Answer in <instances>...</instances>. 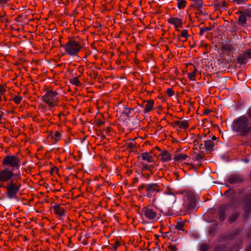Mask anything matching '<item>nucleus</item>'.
<instances>
[{"instance_id":"b1692460","label":"nucleus","mask_w":251,"mask_h":251,"mask_svg":"<svg viewBox=\"0 0 251 251\" xmlns=\"http://www.w3.org/2000/svg\"><path fill=\"white\" fill-rule=\"evenodd\" d=\"M193 67V70L191 72L187 73V76L189 79L192 81L196 80V72H198V70L194 66Z\"/></svg>"},{"instance_id":"9b49d317","label":"nucleus","mask_w":251,"mask_h":251,"mask_svg":"<svg viewBox=\"0 0 251 251\" xmlns=\"http://www.w3.org/2000/svg\"><path fill=\"white\" fill-rule=\"evenodd\" d=\"M154 104V100L150 99L148 100H144L140 106L144 107L143 113H148L153 109Z\"/></svg>"},{"instance_id":"680f3d73","label":"nucleus","mask_w":251,"mask_h":251,"mask_svg":"<svg viewBox=\"0 0 251 251\" xmlns=\"http://www.w3.org/2000/svg\"><path fill=\"white\" fill-rule=\"evenodd\" d=\"M216 139H217L215 135H213V136H212V141H213V140H216Z\"/></svg>"},{"instance_id":"69168bd1","label":"nucleus","mask_w":251,"mask_h":251,"mask_svg":"<svg viewBox=\"0 0 251 251\" xmlns=\"http://www.w3.org/2000/svg\"><path fill=\"white\" fill-rule=\"evenodd\" d=\"M166 251H169L168 250V249H167V250H166Z\"/></svg>"},{"instance_id":"4c0bfd02","label":"nucleus","mask_w":251,"mask_h":251,"mask_svg":"<svg viewBox=\"0 0 251 251\" xmlns=\"http://www.w3.org/2000/svg\"><path fill=\"white\" fill-rule=\"evenodd\" d=\"M153 165H148L146 164H144L142 166V170H149L151 171L153 169Z\"/></svg>"},{"instance_id":"37998d69","label":"nucleus","mask_w":251,"mask_h":251,"mask_svg":"<svg viewBox=\"0 0 251 251\" xmlns=\"http://www.w3.org/2000/svg\"><path fill=\"white\" fill-rule=\"evenodd\" d=\"M169 251H176L177 248L176 246L169 245L167 248Z\"/></svg>"},{"instance_id":"de8ad7c7","label":"nucleus","mask_w":251,"mask_h":251,"mask_svg":"<svg viewBox=\"0 0 251 251\" xmlns=\"http://www.w3.org/2000/svg\"><path fill=\"white\" fill-rule=\"evenodd\" d=\"M2 110V108H0V124L1 123L2 118L4 116V112Z\"/></svg>"},{"instance_id":"864d4df0","label":"nucleus","mask_w":251,"mask_h":251,"mask_svg":"<svg viewBox=\"0 0 251 251\" xmlns=\"http://www.w3.org/2000/svg\"><path fill=\"white\" fill-rule=\"evenodd\" d=\"M215 230V228L214 227H211L209 229V233L210 234H213V233L214 232Z\"/></svg>"},{"instance_id":"c9c22d12","label":"nucleus","mask_w":251,"mask_h":251,"mask_svg":"<svg viewBox=\"0 0 251 251\" xmlns=\"http://www.w3.org/2000/svg\"><path fill=\"white\" fill-rule=\"evenodd\" d=\"M135 142L133 140L127 143V148L129 149H132L135 148Z\"/></svg>"},{"instance_id":"20e7f679","label":"nucleus","mask_w":251,"mask_h":251,"mask_svg":"<svg viewBox=\"0 0 251 251\" xmlns=\"http://www.w3.org/2000/svg\"><path fill=\"white\" fill-rule=\"evenodd\" d=\"M141 216L143 220L151 223L157 221L159 219L160 214L155 206L150 204L143 208Z\"/></svg>"},{"instance_id":"5701e85b","label":"nucleus","mask_w":251,"mask_h":251,"mask_svg":"<svg viewBox=\"0 0 251 251\" xmlns=\"http://www.w3.org/2000/svg\"><path fill=\"white\" fill-rule=\"evenodd\" d=\"M214 144L213 141L208 140L204 141V147L206 151L211 152L213 150Z\"/></svg>"},{"instance_id":"a19ab883","label":"nucleus","mask_w":251,"mask_h":251,"mask_svg":"<svg viewBox=\"0 0 251 251\" xmlns=\"http://www.w3.org/2000/svg\"><path fill=\"white\" fill-rule=\"evenodd\" d=\"M243 12V14H245L246 16H248L250 18H251V9H245Z\"/></svg>"},{"instance_id":"cd10ccee","label":"nucleus","mask_w":251,"mask_h":251,"mask_svg":"<svg viewBox=\"0 0 251 251\" xmlns=\"http://www.w3.org/2000/svg\"><path fill=\"white\" fill-rule=\"evenodd\" d=\"M189 35L188 33V30L187 29H183L180 33V34L178 36V39L179 40H181L180 39V37L184 38L185 41L186 40L187 37H188ZM184 41V40L183 41Z\"/></svg>"},{"instance_id":"4d7b16f0","label":"nucleus","mask_w":251,"mask_h":251,"mask_svg":"<svg viewBox=\"0 0 251 251\" xmlns=\"http://www.w3.org/2000/svg\"><path fill=\"white\" fill-rule=\"evenodd\" d=\"M64 116V114H63L62 112H61L60 113H59V114H58V118H59L60 119H61V116Z\"/></svg>"},{"instance_id":"13d9d810","label":"nucleus","mask_w":251,"mask_h":251,"mask_svg":"<svg viewBox=\"0 0 251 251\" xmlns=\"http://www.w3.org/2000/svg\"><path fill=\"white\" fill-rule=\"evenodd\" d=\"M119 245H120V244H119V242H117V243H116V245H115V246L114 247L115 251H116V250H117V247H118V246H119Z\"/></svg>"},{"instance_id":"6e6d98bb","label":"nucleus","mask_w":251,"mask_h":251,"mask_svg":"<svg viewBox=\"0 0 251 251\" xmlns=\"http://www.w3.org/2000/svg\"><path fill=\"white\" fill-rule=\"evenodd\" d=\"M229 193H230V190H228L226 191L225 192L224 195H226V196H228Z\"/></svg>"},{"instance_id":"ddd939ff","label":"nucleus","mask_w":251,"mask_h":251,"mask_svg":"<svg viewBox=\"0 0 251 251\" xmlns=\"http://www.w3.org/2000/svg\"><path fill=\"white\" fill-rule=\"evenodd\" d=\"M52 207L54 210V213L56 215L60 217L65 215L66 209L64 205L55 203Z\"/></svg>"},{"instance_id":"49530a36","label":"nucleus","mask_w":251,"mask_h":251,"mask_svg":"<svg viewBox=\"0 0 251 251\" xmlns=\"http://www.w3.org/2000/svg\"><path fill=\"white\" fill-rule=\"evenodd\" d=\"M104 122L101 121V120H98L96 122V125L97 126L100 127L102 125L104 124Z\"/></svg>"},{"instance_id":"e2e57ef3","label":"nucleus","mask_w":251,"mask_h":251,"mask_svg":"<svg viewBox=\"0 0 251 251\" xmlns=\"http://www.w3.org/2000/svg\"><path fill=\"white\" fill-rule=\"evenodd\" d=\"M25 162H23V163H22V165H25Z\"/></svg>"},{"instance_id":"2eb2a0df","label":"nucleus","mask_w":251,"mask_h":251,"mask_svg":"<svg viewBox=\"0 0 251 251\" xmlns=\"http://www.w3.org/2000/svg\"><path fill=\"white\" fill-rule=\"evenodd\" d=\"M243 204L246 210L251 209V190L246 194L242 200Z\"/></svg>"},{"instance_id":"c03bdc74","label":"nucleus","mask_w":251,"mask_h":251,"mask_svg":"<svg viewBox=\"0 0 251 251\" xmlns=\"http://www.w3.org/2000/svg\"><path fill=\"white\" fill-rule=\"evenodd\" d=\"M204 158V156L202 155L201 154H198L196 156V160H201Z\"/></svg>"},{"instance_id":"f257e3e1","label":"nucleus","mask_w":251,"mask_h":251,"mask_svg":"<svg viewBox=\"0 0 251 251\" xmlns=\"http://www.w3.org/2000/svg\"><path fill=\"white\" fill-rule=\"evenodd\" d=\"M6 190V195L9 199H15L22 187V177L20 172L14 173L12 170L3 168L0 170V188Z\"/></svg>"},{"instance_id":"c85d7f7f","label":"nucleus","mask_w":251,"mask_h":251,"mask_svg":"<svg viewBox=\"0 0 251 251\" xmlns=\"http://www.w3.org/2000/svg\"><path fill=\"white\" fill-rule=\"evenodd\" d=\"M238 216H239V214L237 212L234 213L229 218V219H228L229 222L230 223L234 222Z\"/></svg>"},{"instance_id":"bb28decb","label":"nucleus","mask_w":251,"mask_h":251,"mask_svg":"<svg viewBox=\"0 0 251 251\" xmlns=\"http://www.w3.org/2000/svg\"><path fill=\"white\" fill-rule=\"evenodd\" d=\"M177 7L179 9H184L186 4V1L185 0H177Z\"/></svg>"},{"instance_id":"603ef678","label":"nucleus","mask_w":251,"mask_h":251,"mask_svg":"<svg viewBox=\"0 0 251 251\" xmlns=\"http://www.w3.org/2000/svg\"><path fill=\"white\" fill-rule=\"evenodd\" d=\"M10 0H0V4L6 3L8 1Z\"/></svg>"},{"instance_id":"393cba45","label":"nucleus","mask_w":251,"mask_h":251,"mask_svg":"<svg viewBox=\"0 0 251 251\" xmlns=\"http://www.w3.org/2000/svg\"><path fill=\"white\" fill-rule=\"evenodd\" d=\"M61 133L58 130H56L53 133L51 136V139L54 140L55 142H57L61 139Z\"/></svg>"},{"instance_id":"09e8293b","label":"nucleus","mask_w":251,"mask_h":251,"mask_svg":"<svg viewBox=\"0 0 251 251\" xmlns=\"http://www.w3.org/2000/svg\"><path fill=\"white\" fill-rule=\"evenodd\" d=\"M139 181L138 178L136 177L134 178L132 181V185H134Z\"/></svg>"},{"instance_id":"72a5a7b5","label":"nucleus","mask_w":251,"mask_h":251,"mask_svg":"<svg viewBox=\"0 0 251 251\" xmlns=\"http://www.w3.org/2000/svg\"><path fill=\"white\" fill-rule=\"evenodd\" d=\"M209 249V246L207 244H202L200 247V250L201 251H208Z\"/></svg>"},{"instance_id":"a878e982","label":"nucleus","mask_w":251,"mask_h":251,"mask_svg":"<svg viewBox=\"0 0 251 251\" xmlns=\"http://www.w3.org/2000/svg\"><path fill=\"white\" fill-rule=\"evenodd\" d=\"M79 77H78V76H76V77H74V78H72L70 79V83L74 85H75V86H79L81 85V83L78 79Z\"/></svg>"},{"instance_id":"423d86ee","label":"nucleus","mask_w":251,"mask_h":251,"mask_svg":"<svg viewBox=\"0 0 251 251\" xmlns=\"http://www.w3.org/2000/svg\"><path fill=\"white\" fill-rule=\"evenodd\" d=\"M2 166L4 168L11 167L14 172V169L19 170L21 165V160L17 154L6 155L2 160Z\"/></svg>"},{"instance_id":"aec40b11","label":"nucleus","mask_w":251,"mask_h":251,"mask_svg":"<svg viewBox=\"0 0 251 251\" xmlns=\"http://www.w3.org/2000/svg\"><path fill=\"white\" fill-rule=\"evenodd\" d=\"M239 14L240 16L237 21V24L239 25H244L246 24L247 20L245 14H243V11H239L237 13Z\"/></svg>"},{"instance_id":"f03ea898","label":"nucleus","mask_w":251,"mask_h":251,"mask_svg":"<svg viewBox=\"0 0 251 251\" xmlns=\"http://www.w3.org/2000/svg\"><path fill=\"white\" fill-rule=\"evenodd\" d=\"M231 128L241 137L248 136L251 133V121L247 116H240L233 121Z\"/></svg>"},{"instance_id":"6ab92c4d","label":"nucleus","mask_w":251,"mask_h":251,"mask_svg":"<svg viewBox=\"0 0 251 251\" xmlns=\"http://www.w3.org/2000/svg\"><path fill=\"white\" fill-rule=\"evenodd\" d=\"M221 49L222 50L226 51L228 54L233 52L236 50L233 45L229 43L223 44Z\"/></svg>"},{"instance_id":"3c124183","label":"nucleus","mask_w":251,"mask_h":251,"mask_svg":"<svg viewBox=\"0 0 251 251\" xmlns=\"http://www.w3.org/2000/svg\"><path fill=\"white\" fill-rule=\"evenodd\" d=\"M247 117L251 120V108L247 111Z\"/></svg>"},{"instance_id":"f704fd0d","label":"nucleus","mask_w":251,"mask_h":251,"mask_svg":"<svg viewBox=\"0 0 251 251\" xmlns=\"http://www.w3.org/2000/svg\"><path fill=\"white\" fill-rule=\"evenodd\" d=\"M133 109L128 107H125L123 110V113L126 116H129Z\"/></svg>"},{"instance_id":"4be33fe9","label":"nucleus","mask_w":251,"mask_h":251,"mask_svg":"<svg viewBox=\"0 0 251 251\" xmlns=\"http://www.w3.org/2000/svg\"><path fill=\"white\" fill-rule=\"evenodd\" d=\"M226 209V206H222L219 209V212L218 215V218L220 221L223 222L226 218L225 212Z\"/></svg>"},{"instance_id":"412c9836","label":"nucleus","mask_w":251,"mask_h":251,"mask_svg":"<svg viewBox=\"0 0 251 251\" xmlns=\"http://www.w3.org/2000/svg\"><path fill=\"white\" fill-rule=\"evenodd\" d=\"M140 157L143 160H146L148 162L151 163L153 161V157L151 155V153L147 152L141 153Z\"/></svg>"},{"instance_id":"e433bc0d","label":"nucleus","mask_w":251,"mask_h":251,"mask_svg":"<svg viewBox=\"0 0 251 251\" xmlns=\"http://www.w3.org/2000/svg\"><path fill=\"white\" fill-rule=\"evenodd\" d=\"M166 93L168 96L169 97L173 96L175 93L174 90L171 88H168L166 90Z\"/></svg>"},{"instance_id":"473e14b6","label":"nucleus","mask_w":251,"mask_h":251,"mask_svg":"<svg viewBox=\"0 0 251 251\" xmlns=\"http://www.w3.org/2000/svg\"><path fill=\"white\" fill-rule=\"evenodd\" d=\"M211 29V27H200V32L199 34L200 36H202L204 32H207Z\"/></svg>"},{"instance_id":"0e129e2a","label":"nucleus","mask_w":251,"mask_h":251,"mask_svg":"<svg viewBox=\"0 0 251 251\" xmlns=\"http://www.w3.org/2000/svg\"><path fill=\"white\" fill-rule=\"evenodd\" d=\"M250 176H251V172H250Z\"/></svg>"},{"instance_id":"bf43d9fd","label":"nucleus","mask_w":251,"mask_h":251,"mask_svg":"<svg viewBox=\"0 0 251 251\" xmlns=\"http://www.w3.org/2000/svg\"><path fill=\"white\" fill-rule=\"evenodd\" d=\"M246 251H251V245L247 248Z\"/></svg>"},{"instance_id":"a18cd8bd","label":"nucleus","mask_w":251,"mask_h":251,"mask_svg":"<svg viewBox=\"0 0 251 251\" xmlns=\"http://www.w3.org/2000/svg\"><path fill=\"white\" fill-rule=\"evenodd\" d=\"M219 6L225 7L226 6L227 3L226 1H222L219 3Z\"/></svg>"},{"instance_id":"7ed1b4c3","label":"nucleus","mask_w":251,"mask_h":251,"mask_svg":"<svg viewBox=\"0 0 251 251\" xmlns=\"http://www.w3.org/2000/svg\"><path fill=\"white\" fill-rule=\"evenodd\" d=\"M60 47L64 49L68 55L75 56L83 48V45L78 37H72L68 38L67 43L60 44Z\"/></svg>"},{"instance_id":"7c9ffc66","label":"nucleus","mask_w":251,"mask_h":251,"mask_svg":"<svg viewBox=\"0 0 251 251\" xmlns=\"http://www.w3.org/2000/svg\"><path fill=\"white\" fill-rule=\"evenodd\" d=\"M202 5L203 3L202 0H196L194 3V6L198 10H200L201 8H202Z\"/></svg>"},{"instance_id":"f3484780","label":"nucleus","mask_w":251,"mask_h":251,"mask_svg":"<svg viewBox=\"0 0 251 251\" xmlns=\"http://www.w3.org/2000/svg\"><path fill=\"white\" fill-rule=\"evenodd\" d=\"M174 127H178L181 129H188L189 128V123L187 120L175 121L172 124Z\"/></svg>"},{"instance_id":"2f4dec72","label":"nucleus","mask_w":251,"mask_h":251,"mask_svg":"<svg viewBox=\"0 0 251 251\" xmlns=\"http://www.w3.org/2000/svg\"><path fill=\"white\" fill-rule=\"evenodd\" d=\"M23 100V98L19 95H16L14 97L12 100L16 104H19Z\"/></svg>"},{"instance_id":"5fc2aeb1","label":"nucleus","mask_w":251,"mask_h":251,"mask_svg":"<svg viewBox=\"0 0 251 251\" xmlns=\"http://www.w3.org/2000/svg\"><path fill=\"white\" fill-rule=\"evenodd\" d=\"M111 131V127H107L105 129V132L106 134H108L109 132Z\"/></svg>"},{"instance_id":"052dcab7","label":"nucleus","mask_w":251,"mask_h":251,"mask_svg":"<svg viewBox=\"0 0 251 251\" xmlns=\"http://www.w3.org/2000/svg\"><path fill=\"white\" fill-rule=\"evenodd\" d=\"M132 173V170H129L128 171H127V174L129 175H130Z\"/></svg>"},{"instance_id":"79ce46f5","label":"nucleus","mask_w":251,"mask_h":251,"mask_svg":"<svg viewBox=\"0 0 251 251\" xmlns=\"http://www.w3.org/2000/svg\"><path fill=\"white\" fill-rule=\"evenodd\" d=\"M232 1L237 4H244L248 1V0H232Z\"/></svg>"},{"instance_id":"c756f323","label":"nucleus","mask_w":251,"mask_h":251,"mask_svg":"<svg viewBox=\"0 0 251 251\" xmlns=\"http://www.w3.org/2000/svg\"><path fill=\"white\" fill-rule=\"evenodd\" d=\"M184 222L183 221L178 222L176 225V228L179 230L184 231Z\"/></svg>"},{"instance_id":"6e6552de","label":"nucleus","mask_w":251,"mask_h":251,"mask_svg":"<svg viewBox=\"0 0 251 251\" xmlns=\"http://www.w3.org/2000/svg\"><path fill=\"white\" fill-rule=\"evenodd\" d=\"M251 58V49L246 50L242 54L239 55L236 59V62L240 65H246L248 59Z\"/></svg>"},{"instance_id":"a211bd4d","label":"nucleus","mask_w":251,"mask_h":251,"mask_svg":"<svg viewBox=\"0 0 251 251\" xmlns=\"http://www.w3.org/2000/svg\"><path fill=\"white\" fill-rule=\"evenodd\" d=\"M188 158H189V156L183 153H176L174 157V161L178 163L186 161Z\"/></svg>"},{"instance_id":"58836bf2","label":"nucleus","mask_w":251,"mask_h":251,"mask_svg":"<svg viewBox=\"0 0 251 251\" xmlns=\"http://www.w3.org/2000/svg\"><path fill=\"white\" fill-rule=\"evenodd\" d=\"M226 247L224 245H221L217 246L215 249L214 251H225Z\"/></svg>"},{"instance_id":"4468645a","label":"nucleus","mask_w":251,"mask_h":251,"mask_svg":"<svg viewBox=\"0 0 251 251\" xmlns=\"http://www.w3.org/2000/svg\"><path fill=\"white\" fill-rule=\"evenodd\" d=\"M167 22L170 24L174 25L176 30L178 31H180L178 28L182 27V21L177 17H171L167 20Z\"/></svg>"},{"instance_id":"ea45409f","label":"nucleus","mask_w":251,"mask_h":251,"mask_svg":"<svg viewBox=\"0 0 251 251\" xmlns=\"http://www.w3.org/2000/svg\"><path fill=\"white\" fill-rule=\"evenodd\" d=\"M77 71L79 73V75H76L78 77H80L84 71V67L82 66H79L77 69Z\"/></svg>"},{"instance_id":"f8f14e48","label":"nucleus","mask_w":251,"mask_h":251,"mask_svg":"<svg viewBox=\"0 0 251 251\" xmlns=\"http://www.w3.org/2000/svg\"><path fill=\"white\" fill-rule=\"evenodd\" d=\"M244 180L243 177L238 174H233L228 176V182L231 184H239L243 182Z\"/></svg>"},{"instance_id":"dca6fc26","label":"nucleus","mask_w":251,"mask_h":251,"mask_svg":"<svg viewBox=\"0 0 251 251\" xmlns=\"http://www.w3.org/2000/svg\"><path fill=\"white\" fill-rule=\"evenodd\" d=\"M158 150L161 151L160 153V160L162 162H167L172 160V156L170 152L167 150H161L158 149Z\"/></svg>"},{"instance_id":"1a4fd4ad","label":"nucleus","mask_w":251,"mask_h":251,"mask_svg":"<svg viewBox=\"0 0 251 251\" xmlns=\"http://www.w3.org/2000/svg\"><path fill=\"white\" fill-rule=\"evenodd\" d=\"M161 188L156 183H152L147 185L146 192L148 197H151L153 194H156L160 192Z\"/></svg>"},{"instance_id":"8fccbe9b","label":"nucleus","mask_w":251,"mask_h":251,"mask_svg":"<svg viewBox=\"0 0 251 251\" xmlns=\"http://www.w3.org/2000/svg\"><path fill=\"white\" fill-rule=\"evenodd\" d=\"M146 187H147V186L145 184H143L138 187V190L139 191H142Z\"/></svg>"},{"instance_id":"39448f33","label":"nucleus","mask_w":251,"mask_h":251,"mask_svg":"<svg viewBox=\"0 0 251 251\" xmlns=\"http://www.w3.org/2000/svg\"><path fill=\"white\" fill-rule=\"evenodd\" d=\"M41 100L50 109L53 108L59 105L58 93L52 90H47L44 95L42 96Z\"/></svg>"},{"instance_id":"0eeeda50","label":"nucleus","mask_w":251,"mask_h":251,"mask_svg":"<svg viewBox=\"0 0 251 251\" xmlns=\"http://www.w3.org/2000/svg\"><path fill=\"white\" fill-rule=\"evenodd\" d=\"M197 209V203L195 197L193 195H188L185 197L183 203V210L190 212Z\"/></svg>"},{"instance_id":"9d476101","label":"nucleus","mask_w":251,"mask_h":251,"mask_svg":"<svg viewBox=\"0 0 251 251\" xmlns=\"http://www.w3.org/2000/svg\"><path fill=\"white\" fill-rule=\"evenodd\" d=\"M165 196L163 198L164 202L167 204H171L175 203L176 198L175 194L171 191H165Z\"/></svg>"}]
</instances>
